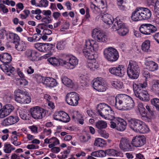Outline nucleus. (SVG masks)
<instances>
[{"instance_id": "obj_1", "label": "nucleus", "mask_w": 159, "mask_h": 159, "mask_svg": "<svg viewBox=\"0 0 159 159\" xmlns=\"http://www.w3.org/2000/svg\"><path fill=\"white\" fill-rule=\"evenodd\" d=\"M115 107L120 110H130L134 108V103L132 98L125 94L117 95L115 98Z\"/></svg>"}, {"instance_id": "obj_2", "label": "nucleus", "mask_w": 159, "mask_h": 159, "mask_svg": "<svg viewBox=\"0 0 159 159\" xmlns=\"http://www.w3.org/2000/svg\"><path fill=\"white\" fill-rule=\"evenodd\" d=\"M133 88L136 96L140 100L148 101L149 100V96L147 90L144 89L147 86V83L145 81L143 83L138 82L134 83Z\"/></svg>"}, {"instance_id": "obj_3", "label": "nucleus", "mask_w": 159, "mask_h": 159, "mask_svg": "<svg viewBox=\"0 0 159 159\" xmlns=\"http://www.w3.org/2000/svg\"><path fill=\"white\" fill-rule=\"evenodd\" d=\"M152 13L147 8L138 7L132 12L131 16V20L134 21L148 20L151 17Z\"/></svg>"}, {"instance_id": "obj_4", "label": "nucleus", "mask_w": 159, "mask_h": 159, "mask_svg": "<svg viewBox=\"0 0 159 159\" xmlns=\"http://www.w3.org/2000/svg\"><path fill=\"white\" fill-rule=\"evenodd\" d=\"M97 110L98 114L103 118L110 120L115 118L114 111L106 104L101 103L98 105Z\"/></svg>"}, {"instance_id": "obj_5", "label": "nucleus", "mask_w": 159, "mask_h": 159, "mask_svg": "<svg viewBox=\"0 0 159 159\" xmlns=\"http://www.w3.org/2000/svg\"><path fill=\"white\" fill-rule=\"evenodd\" d=\"M130 128L136 132L144 134L149 131V128L142 121L132 118L128 120Z\"/></svg>"}, {"instance_id": "obj_6", "label": "nucleus", "mask_w": 159, "mask_h": 159, "mask_svg": "<svg viewBox=\"0 0 159 159\" xmlns=\"http://www.w3.org/2000/svg\"><path fill=\"white\" fill-rule=\"evenodd\" d=\"M98 48V45L94 40L88 39L85 42V46L83 50V53L87 59L93 60L94 59L95 57L92 52L96 51Z\"/></svg>"}, {"instance_id": "obj_7", "label": "nucleus", "mask_w": 159, "mask_h": 159, "mask_svg": "<svg viewBox=\"0 0 159 159\" xmlns=\"http://www.w3.org/2000/svg\"><path fill=\"white\" fill-rule=\"evenodd\" d=\"M139 68L138 63L133 60H130L127 70L128 77L132 79H137L139 76Z\"/></svg>"}, {"instance_id": "obj_8", "label": "nucleus", "mask_w": 159, "mask_h": 159, "mask_svg": "<svg viewBox=\"0 0 159 159\" xmlns=\"http://www.w3.org/2000/svg\"><path fill=\"white\" fill-rule=\"evenodd\" d=\"M103 54L104 57L108 61L111 62L116 61L119 57V54L117 50L111 47L105 49Z\"/></svg>"}, {"instance_id": "obj_9", "label": "nucleus", "mask_w": 159, "mask_h": 159, "mask_svg": "<svg viewBox=\"0 0 159 159\" xmlns=\"http://www.w3.org/2000/svg\"><path fill=\"white\" fill-rule=\"evenodd\" d=\"M111 29L113 31L117 30L118 34L121 36L125 35L128 32V29L125 27L124 23L117 17Z\"/></svg>"}, {"instance_id": "obj_10", "label": "nucleus", "mask_w": 159, "mask_h": 159, "mask_svg": "<svg viewBox=\"0 0 159 159\" xmlns=\"http://www.w3.org/2000/svg\"><path fill=\"white\" fill-rule=\"evenodd\" d=\"M30 113L31 117L35 120H40L45 117L46 111L38 106L34 107L30 109Z\"/></svg>"}, {"instance_id": "obj_11", "label": "nucleus", "mask_w": 159, "mask_h": 159, "mask_svg": "<svg viewBox=\"0 0 159 159\" xmlns=\"http://www.w3.org/2000/svg\"><path fill=\"white\" fill-rule=\"evenodd\" d=\"M139 30L144 34L150 35L157 31V27L151 24H143L139 27Z\"/></svg>"}, {"instance_id": "obj_12", "label": "nucleus", "mask_w": 159, "mask_h": 159, "mask_svg": "<svg viewBox=\"0 0 159 159\" xmlns=\"http://www.w3.org/2000/svg\"><path fill=\"white\" fill-rule=\"evenodd\" d=\"M79 100V94L75 92L68 93L65 97V100L67 103L71 106H77Z\"/></svg>"}, {"instance_id": "obj_13", "label": "nucleus", "mask_w": 159, "mask_h": 159, "mask_svg": "<svg viewBox=\"0 0 159 159\" xmlns=\"http://www.w3.org/2000/svg\"><path fill=\"white\" fill-rule=\"evenodd\" d=\"M92 36L95 40L98 42H106L108 40L107 36L105 33L96 28L93 30Z\"/></svg>"}, {"instance_id": "obj_14", "label": "nucleus", "mask_w": 159, "mask_h": 159, "mask_svg": "<svg viewBox=\"0 0 159 159\" xmlns=\"http://www.w3.org/2000/svg\"><path fill=\"white\" fill-rule=\"evenodd\" d=\"M146 143V138L144 135L136 136L133 137L131 144L133 147H141Z\"/></svg>"}, {"instance_id": "obj_15", "label": "nucleus", "mask_w": 159, "mask_h": 159, "mask_svg": "<svg viewBox=\"0 0 159 159\" xmlns=\"http://www.w3.org/2000/svg\"><path fill=\"white\" fill-rule=\"evenodd\" d=\"M120 148L124 151H131L132 147L129 139L125 137L121 138L119 144Z\"/></svg>"}, {"instance_id": "obj_16", "label": "nucleus", "mask_w": 159, "mask_h": 159, "mask_svg": "<svg viewBox=\"0 0 159 159\" xmlns=\"http://www.w3.org/2000/svg\"><path fill=\"white\" fill-rule=\"evenodd\" d=\"M25 57L29 60L35 61H37L38 57V52L34 50L28 49L25 52Z\"/></svg>"}, {"instance_id": "obj_17", "label": "nucleus", "mask_w": 159, "mask_h": 159, "mask_svg": "<svg viewBox=\"0 0 159 159\" xmlns=\"http://www.w3.org/2000/svg\"><path fill=\"white\" fill-rule=\"evenodd\" d=\"M102 80L101 78L98 77L96 79H95L93 80V87L99 92H104L106 89V87L102 84Z\"/></svg>"}, {"instance_id": "obj_18", "label": "nucleus", "mask_w": 159, "mask_h": 159, "mask_svg": "<svg viewBox=\"0 0 159 159\" xmlns=\"http://www.w3.org/2000/svg\"><path fill=\"white\" fill-rule=\"evenodd\" d=\"M18 117L15 116H10L5 119L2 122V125L5 126L14 124L19 120Z\"/></svg>"}, {"instance_id": "obj_19", "label": "nucleus", "mask_w": 159, "mask_h": 159, "mask_svg": "<svg viewBox=\"0 0 159 159\" xmlns=\"http://www.w3.org/2000/svg\"><path fill=\"white\" fill-rule=\"evenodd\" d=\"M115 121H116L117 123V130L120 131H123L125 129L127 123L124 120L121 118L117 117L116 118Z\"/></svg>"}, {"instance_id": "obj_20", "label": "nucleus", "mask_w": 159, "mask_h": 159, "mask_svg": "<svg viewBox=\"0 0 159 159\" xmlns=\"http://www.w3.org/2000/svg\"><path fill=\"white\" fill-rule=\"evenodd\" d=\"M78 60L74 56H73L69 62L65 61L64 62V65H67L68 69H72L74 68L78 64Z\"/></svg>"}, {"instance_id": "obj_21", "label": "nucleus", "mask_w": 159, "mask_h": 159, "mask_svg": "<svg viewBox=\"0 0 159 159\" xmlns=\"http://www.w3.org/2000/svg\"><path fill=\"white\" fill-rule=\"evenodd\" d=\"M145 64L147 69L151 71H154L158 69L157 64L154 61L147 60L145 61Z\"/></svg>"}, {"instance_id": "obj_22", "label": "nucleus", "mask_w": 159, "mask_h": 159, "mask_svg": "<svg viewBox=\"0 0 159 159\" xmlns=\"http://www.w3.org/2000/svg\"><path fill=\"white\" fill-rule=\"evenodd\" d=\"M123 65H119L116 67H113L109 69V72L111 74L117 76H121L122 75L121 73V68H123Z\"/></svg>"}, {"instance_id": "obj_23", "label": "nucleus", "mask_w": 159, "mask_h": 159, "mask_svg": "<svg viewBox=\"0 0 159 159\" xmlns=\"http://www.w3.org/2000/svg\"><path fill=\"white\" fill-rule=\"evenodd\" d=\"M12 60L11 55L7 53H0V61L5 64L10 63Z\"/></svg>"}, {"instance_id": "obj_24", "label": "nucleus", "mask_w": 159, "mask_h": 159, "mask_svg": "<svg viewBox=\"0 0 159 159\" xmlns=\"http://www.w3.org/2000/svg\"><path fill=\"white\" fill-rule=\"evenodd\" d=\"M102 21L109 26L111 24L113 23V24L115 20L113 19V17L110 14L107 13H104L103 15H102Z\"/></svg>"}, {"instance_id": "obj_25", "label": "nucleus", "mask_w": 159, "mask_h": 159, "mask_svg": "<svg viewBox=\"0 0 159 159\" xmlns=\"http://www.w3.org/2000/svg\"><path fill=\"white\" fill-rule=\"evenodd\" d=\"M15 98L16 102L21 104L29 103L31 101V98L29 96H20L19 97H17V98Z\"/></svg>"}, {"instance_id": "obj_26", "label": "nucleus", "mask_w": 159, "mask_h": 159, "mask_svg": "<svg viewBox=\"0 0 159 159\" xmlns=\"http://www.w3.org/2000/svg\"><path fill=\"white\" fill-rule=\"evenodd\" d=\"M48 61L49 63L54 66H58L63 65L61 59L56 57H52L48 59Z\"/></svg>"}, {"instance_id": "obj_27", "label": "nucleus", "mask_w": 159, "mask_h": 159, "mask_svg": "<svg viewBox=\"0 0 159 159\" xmlns=\"http://www.w3.org/2000/svg\"><path fill=\"white\" fill-rule=\"evenodd\" d=\"M44 82V84L47 86L51 87H53L56 86L57 84L55 79L48 77L46 78Z\"/></svg>"}, {"instance_id": "obj_28", "label": "nucleus", "mask_w": 159, "mask_h": 159, "mask_svg": "<svg viewBox=\"0 0 159 159\" xmlns=\"http://www.w3.org/2000/svg\"><path fill=\"white\" fill-rule=\"evenodd\" d=\"M87 66L93 70L98 68L99 66L98 63L96 62L94 59L89 61L87 64Z\"/></svg>"}, {"instance_id": "obj_29", "label": "nucleus", "mask_w": 159, "mask_h": 159, "mask_svg": "<svg viewBox=\"0 0 159 159\" xmlns=\"http://www.w3.org/2000/svg\"><path fill=\"white\" fill-rule=\"evenodd\" d=\"M150 42L149 40H145L142 44L141 46L142 50L146 52H149L150 51Z\"/></svg>"}, {"instance_id": "obj_30", "label": "nucleus", "mask_w": 159, "mask_h": 159, "mask_svg": "<svg viewBox=\"0 0 159 159\" xmlns=\"http://www.w3.org/2000/svg\"><path fill=\"white\" fill-rule=\"evenodd\" d=\"M0 67L2 70L5 72H10V73H12L15 70L14 67L6 64H3Z\"/></svg>"}, {"instance_id": "obj_31", "label": "nucleus", "mask_w": 159, "mask_h": 159, "mask_svg": "<svg viewBox=\"0 0 159 159\" xmlns=\"http://www.w3.org/2000/svg\"><path fill=\"white\" fill-rule=\"evenodd\" d=\"M62 82L65 85L70 88H72L74 85V83L72 80L66 76H62Z\"/></svg>"}, {"instance_id": "obj_32", "label": "nucleus", "mask_w": 159, "mask_h": 159, "mask_svg": "<svg viewBox=\"0 0 159 159\" xmlns=\"http://www.w3.org/2000/svg\"><path fill=\"white\" fill-rule=\"evenodd\" d=\"M25 90H21L19 89L16 90L14 91L15 98H17V97H19L20 96H29L28 93Z\"/></svg>"}, {"instance_id": "obj_33", "label": "nucleus", "mask_w": 159, "mask_h": 159, "mask_svg": "<svg viewBox=\"0 0 159 159\" xmlns=\"http://www.w3.org/2000/svg\"><path fill=\"white\" fill-rule=\"evenodd\" d=\"M8 37L10 41L13 43H18L20 40L19 36L16 34L13 33H9L8 34Z\"/></svg>"}, {"instance_id": "obj_34", "label": "nucleus", "mask_w": 159, "mask_h": 159, "mask_svg": "<svg viewBox=\"0 0 159 159\" xmlns=\"http://www.w3.org/2000/svg\"><path fill=\"white\" fill-rule=\"evenodd\" d=\"M15 148L10 144L6 143L4 145L3 151L6 153H10L12 151L15 150Z\"/></svg>"}, {"instance_id": "obj_35", "label": "nucleus", "mask_w": 159, "mask_h": 159, "mask_svg": "<svg viewBox=\"0 0 159 159\" xmlns=\"http://www.w3.org/2000/svg\"><path fill=\"white\" fill-rule=\"evenodd\" d=\"M92 156L97 157H104L106 155V151L102 150L92 152L91 154Z\"/></svg>"}, {"instance_id": "obj_36", "label": "nucleus", "mask_w": 159, "mask_h": 159, "mask_svg": "<svg viewBox=\"0 0 159 159\" xmlns=\"http://www.w3.org/2000/svg\"><path fill=\"white\" fill-rule=\"evenodd\" d=\"M95 126L98 129H102L106 128L107 126V124L105 121L99 120L96 123Z\"/></svg>"}, {"instance_id": "obj_37", "label": "nucleus", "mask_w": 159, "mask_h": 159, "mask_svg": "<svg viewBox=\"0 0 159 159\" xmlns=\"http://www.w3.org/2000/svg\"><path fill=\"white\" fill-rule=\"evenodd\" d=\"M106 144V142L104 140L98 138L95 139L94 145L97 147H102L104 146Z\"/></svg>"}, {"instance_id": "obj_38", "label": "nucleus", "mask_w": 159, "mask_h": 159, "mask_svg": "<svg viewBox=\"0 0 159 159\" xmlns=\"http://www.w3.org/2000/svg\"><path fill=\"white\" fill-rule=\"evenodd\" d=\"M111 84L114 87L117 89H122L123 85V83L119 80L112 81Z\"/></svg>"}, {"instance_id": "obj_39", "label": "nucleus", "mask_w": 159, "mask_h": 159, "mask_svg": "<svg viewBox=\"0 0 159 159\" xmlns=\"http://www.w3.org/2000/svg\"><path fill=\"white\" fill-rule=\"evenodd\" d=\"M70 117L66 113L63 111H62L60 121L64 122H67L70 121Z\"/></svg>"}, {"instance_id": "obj_40", "label": "nucleus", "mask_w": 159, "mask_h": 159, "mask_svg": "<svg viewBox=\"0 0 159 159\" xmlns=\"http://www.w3.org/2000/svg\"><path fill=\"white\" fill-rule=\"evenodd\" d=\"M45 43H36L34 44V48L40 52H45Z\"/></svg>"}, {"instance_id": "obj_41", "label": "nucleus", "mask_w": 159, "mask_h": 159, "mask_svg": "<svg viewBox=\"0 0 159 159\" xmlns=\"http://www.w3.org/2000/svg\"><path fill=\"white\" fill-rule=\"evenodd\" d=\"M15 48L19 51H22L26 49V46L23 43H18V44L15 45Z\"/></svg>"}, {"instance_id": "obj_42", "label": "nucleus", "mask_w": 159, "mask_h": 159, "mask_svg": "<svg viewBox=\"0 0 159 159\" xmlns=\"http://www.w3.org/2000/svg\"><path fill=\"white\" fill-rule=\"evenodd\" d=\"M49 2L47 0H41L39 3L36 4V6L39 7H46L48 6Z\"/></svg>"}, {"instance_id": "obj_43", "label": "nucleus", "mask_w": 159, "mask_h": 159, "mask_svg": "<svg viewBox=\"0 0 159 159\" xmlns=\"http://www.w3.org/2000/svg\"><path fill=\"white\" fill-rule=\"evenodd\" d=\"M28 83V81L25 79H19L17 80L16 84L18 86H24L27 85Z\"/></svg>"}, {"instance_id": "obj_44", "label": "nucleus", "mask_w": 159, "mask_h": 159, "mask_svg": "<svg viewBox=\"0 0 159 159\" xmlns=\"http://www.w3.org/2000/svg\"><path fill=\"white\" fill-rule=\"evenodd\" d=\"M151 102L152 104L154 106L156 109L159 111V99L154 98L151 100Z\"/></svg>"}, {"instance_id": "obj_45", "label": "nucleus", "mask_w": 159, "mask_h": 159, "mask_svg": "<svg viewBox=\"0 0 159 159\" xmlns=\"http://www.w3.org/2000/svg\"><path fill=\"white\" fill-rule=\"evenodd\" d=\"M79 81L82 86H86L88 84V80L85 76L83 75H81L79 79Z\"/></svg>"}, {"instance_id": "obj_46", "label": "nucleus", "mask_w": 159, "mask_h": 159, "mask_svg": "<svg viewBox=\"0 0 159 159\" xmlns=\"http://www.w3.org/2000/svg\"><path fill=\"white\" fill-rule=\"evenodd\" d=\"M70 150H66L62 152H61V155H58L57 157L59 159H64L67 158L68 154L70 153Z\"/></svg>"}, {"instance_id": "obj_47", "label": "nucleus", "mask_w": 159, "mask_h": 159, "mask_svg": "<svg viewBox=\"0 0 159 159\" xmlns=\"http://www.w3.org/2000/svg\"><path fill=\"white\" fill-rule=\"evenodd\" d=\"M3 108L9 115L14 109V107L11 104H7Z\"/></svg>"}, {"instance_id": "obj_48", "label": "nucleus", "mask_w": 159, "mask_h": 159, "mask_svg": "<svg viewBox=\"0 0 159 159\" xmlns=\"http://www.w3.org/2000/svg\"><path fill=\"white\" fill-rule=\"evenodd\" d=\"M106 155L109 156H115L117 153V151L114 149H109L105 151Z\"/></svg>"}, {"instance_id": "obj_49", "label": "nucleus", "mask_w": 159, "mask_h": 159, "mask_svg": "<svg viewBox=\"0 0 159 159\" xmlns=\"http://www.w3.org/2000/svg\"><path fill=\"white\" fill-rule=\"evenodd\" d=\"M152 88L155 90L159 92V80H155L153 81Z\"/></svg>"}, {"instance_id": "obj_50", "label": "nucleus", "mask_w": 159, "mask_h": 159, "mask_svg": "<svg viewBox=\"0 0 159 159\" xmlns=\"http://www.w3.org/2000/svg\"><path fill=\"white\" fill-rule=\"evenodd\" d=\"M98 132L100 135L105 138H107L109 137V134L106 133V131L103 129H98Z\"/></svg>"}, {"instance_id": "obj_51", "label": "nucleus", "mask_w": 159, "mask_h": 159, "mask_svg": "<svg viewBox=\"0 0 159 159\" xmlns=\"http://www.w3.org/2000/svg\"><path fill=\"white\" fill-rule=\"evenodd\" d=\"M55 46L52 44L49 43H45V52L50 51L53 50Z\"/></svg>"}, {"instance_id": "obj_52", "label": "nucleus", "mask_w": 159, "mask_h": 159, "mask_svg": "<svg viewBox=\"0 0 159 159\" xmlns=\"http://www.w3.org/2000/svg\"><path fill=\"white\" fill-rule=\"evenodd\" d=\"M2 3L5 5L8 6L10 5L12 7L14 6L16 4V3L14 1L11 0H3Z\"/></svg>"}, {"instance_id": "obj_53", "label": "nucleus", "mask_w": 159, "mask_h": 159, "mask_svg": "<svg viewBox=\"0 0 159 159\" xmlns=\"http://www.w3.org/2000/svg\"><path fill=\"white\" fill-rule=\"evenodd\" d=\"M0 9L3 13H7L9 11L7 7L3 3H0Z\"/></svg>"}, {"instance_id": "obj_54", "label": "nucleus", "mask_w": 159, "mask_h": 159, "mask_svg": "<svg viewBox=\"0 0 159 159\" xmlns=\"http://www.w3.org/2000/svg\"><path fill=\"white\" fill-rule=\"evenodd\" d=\"M62 111L55 112L53 115L54 119L60 121Z\"/></svg>"}, {"instance_id": "obj_55", "label": "nucleus", "mask_w": 159, "mask_h": 159, "mask_svg": "<svg viewBox=\"0 0 159 159\" xmlns=\"http://www.w3.org/2000/svg\"><path fill=\"white\" fill-rule=\"evenodd\" d=\"M8 115L9 114H8L7 112V111L5 110L4 108H2L0 110V118H3Z\"/></svg>"}, {"instance_id": "obj_56", "label": "nucleus", "mask_w": 159, "mask_h": 159, "mask_svg": "<svg viewBox=\"0 0 159 159\" xmlns=\"http://www.w3.org/2000/svg\"><path fill=\"white\" fill-rule=\"evenodd\" d=\"M20 116L23 120H27L29 119L28 116H27V113L25 111H21L19 112Z\"/></svg>"}, {"instance_id": "obj_57", "label": "nucleus", "mask_w": 159, "mask_h": 159, "mask_svg": "<svg viewBox=\"0 0 159 159\" xmlns=\"http://www.w3.org/2000/svg\"><path fill=\"white\" fill-rule=\"evenodd\" d=\"M73 56H71L70 55H68V54H64L63 55V58L64 59V60H61V61L62 63V62L63 65H64V62L65 61H67L68 62H69V61L70 60L71 57Z\"/></svg>"}, {"instance_id": "obj_58", "label": "nucleus", "mask_w": 159, "mask_h": 159, "mask_svg": "<svg viewBox=\"0 0 159 159\" xmlns=\"http://www.w3.org/2000/svg\"><path fill=\"white\" fill-rule=\"evenodd\" d=\"M64 42L63 41H60L58 42L57 44V48L58 50H62L64 48Z\"/></svg>"}, {"instance_id": "obj_59", "label": "nucleus", "mask_w": 159, "mask_h": 159, "mask_svg": "<svg viewBox=\"0 0 159 159\" xmlns=\"http://www.w3.org/2000/svg\"><path fill=\"white\" fill-rule=\"evenodd\" d=\"M41 21L46 24L50 23L51 22L52 20L49 16H47L42 18L41 19Z\"/></svg>"}, {"instance_id": "obj_60", "label": "nucleus", "mask_w": 159, "mask_h": 159, "mask_svg": "<svg viewBox=\"0 0 159 159\" xmlns=\"http://www.w3.org/2000/svg\"><path fill=\"white\" fill-rule=\"evenodd\" d=\"M81 141L83 143L87 142L91 139V137L89 135L86 136H82L81 137Z\"/></svg>"}, {"instance_id": "obj_61", "label": "nucleus", "mask_w": 159, "mask_h": 159, "mask_svg": "<svg viewBox=\"0 0 159 159\" xmlns=\"http://www.w3.org/2000/svg\"><path fill=\"white\" fill-rule=\"evenodd\" d=\"M29 128L30 129L32 132L36 133H38V127L35 125L29 126Z\"/></svg>"}, {"instance_id": "obj_62", "label": "nucleus", "mask_w": 159, "mask_h": 159, "mask_svg": "<svg viewBox=\"0 0 159 159\" xmlns=\"http://www.w3.org/2000/svg\"><path fill=\"white\" fill-rule=\"evenodd\" d=\"M42 37L41 34H35L33 36V38L34 42L39 41Z\"/></svg>"}, {"instance_id": "obj_63", "label": "nucleus", "mask_w": 159, "mask_h": 159, "mask_svg": "<svg viewBox=\"0 0 159 159\" xmlns=\"http://www.w3.org/2000/svg\"><path fill=\"white\" fill-rule=\"evenodd\" d=\"M26 72L27 74L29 75L32 74L34 73V69L33 67L31 66H28L26 68Z\"/></svg>"}, {"instance_id": "obj_64", "label": "nucleus", "mask_w": 159, "mask_h": 159, "mask_svg": "<svg viewBox=\"0 0 159 159\" xmlns=\"http://www.w3.org/2000/svg\"><path fill=\"white\" fill-rule=\"evenodd\" d=\"M33 78L37 82H40L42 79V77L40 75L34 74L33 75Z\"/></svg>"}]
</instances>
